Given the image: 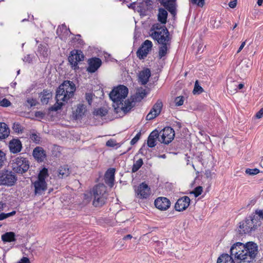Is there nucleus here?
I'll return each mask as SVG.
<instances>
[{"label":"nucleus","mask_w":263,"mask_h":263,"mask_svg":"<svg viewBox=\"0 0 263 263\" xmlns=\"http://www.w3.org/2000/svg\"><path fill=\"white\" fill-rule=\"evenodd\" d=\"M128 93L127 87L121 85L115 87L110 92L109 97L113 102V107L116 113L122 111L123 116L134 107L130 99H127L124 103L123 102Z\"/></svg>","instance_id":"f257e3e1"},{"label":"nucleus","mask_w":263,"mask_h":263,"mask_svg":"<svg viewBox=\"0 0 263 263\" xmlns=\"http://www.w3.org/2000/svg\"><path fill=\"white\" fill-rule=\"evenodd\" d=\"M75 84L71 81H65L58 88L56 91V103L50 107L52 111H57L73 97L76 91Z\"/></svg>","instance_id":"f03ea898"},{"label":"nucleus","mask_w":263,"mask_h":263,"mask_svg":"<svg viewBox=\"0 0 263 263\" xmlns=\"http://www.w3.org/2000/svg\"><path fill=\"white\" fill-rule=\"evenodd\" d=\"M150 32L151 36L159 44H170L171 37L170 36V33L165 26H161L158 23L155 24L153 25Z\"/></svg>","instance_id":"7ed1b4c3"},{"label":"nucleus","mask_w":263,"mask_h":263,"mask_svg":"<svg viewBox=\"0 0 263 263\" xmlns=\"http://www.w3.org/2000/svg\"><path fill=\"white\" fill-rule=\"evenodd\" d=\"M92 204L96 207H100L104 205L107 198L106 186L103 184L95 185L90 192Z\"/></svg>","instance_id":"20e7f679"},{"label":"nucleus","mask_w":263,"mask_h":263,"mask_svg":"<svg viewBox=\"0 0 263 263\" xmlns=\"http://www.w3.org/2000/svg\"><path fill=\"white\" fill-rule=\"evenodd\" d=\"M250 250L242 251L241 253H238L235 250V247L232 249V253L235 254L237 260H240V263H254L255 258L257 253V246L256 244H250Z\"/></svg>","instance_id":"39448f33"},{"label":"nucleus","mask_w":263,"mask_h":263,"mask_svg":"<svg viewBox=\"0 0 263 263\" xmlns=\"http://www.w3.org/2000/svg\"><path fill=\"white\" fill-rule=\"evenodd\" d=\"M49 176L48 169L44 167L41 170L37 175V179L32 183L34 187V194L36 196L44 194L47 190V183L45 179Z\"/></svg>","instance_id":"423d86ee"},{"label":"nucleus","mask_w":263,"mask_h":263,"mask_svg":"<svg viewBox=\"0 0 263 263\" xmlns=\"http://www.w3.org/2000/svg\"><path fill=\"white\" fill-rule=\"evenodd\" d=\"M255 217V215H251L246 218L244 221L239 223L238 229L239 234H249L256 229L257 225L254 224V220H256Z\"/></svg>","instance_id":"0eeeda50"},{"label":"nucleus","mask_w":263,"mask_h":263,"mask_svg":"<svg viewBox=\"0 0 263 263\" xmlns=\"http://www.w3.org/2000/svg\"><path fill=\"white\" fill-rule=\"evenodd\" d=\"M17 181V177L12 171L5 170L0 172V185L11 186Z\"/></svg>","instance_id":"6e6552de"},{"label":"nucleus","mask_w":263,"mask_h":263,"mask_svg":"<svg viewBox=\"0 0 263 263\" xmlns=\"http://www.w3.org/2000/svg\"><path fill=\"white\" fill-rule=\"evenodd\" d=\"M84 55L83 52L80 50H73L70 52L68 57V61L72 69L76 70L79 69L78 63L83 61Z\"/></svg>","instance_id":"1a4fd4ad"},{"label":"nucleus","mask_w":263,"mask_h":263,"mask_svg":"<svg viewBox=\"0 0 263 263\" xmlns=\"http://www.w3.org/2000/svg\"><path fill=\"white\" fill-rule=\"evenodd\" d=\"M160 134L161 136L159 138V141L166 144L170 143L175 137V132L171 127H165Z\"/></svg>","instance_id":"9d476101"},{"label":"nucleus","mask_w":263,"mask_h":263,"mask_svg":"<svg viewBox=\"0 0 263 263\" xmlns=\"http://www.w3.org/2000/svg\"><path fill=\"white\" fill-rule=\"evenodd\" d=\"M153 46L152 42L148 40H145L137 51V55L140 59H144L151 51Z\"/></svg>","instance_id":"9b49d317"},{"label":"nucleus","mask_w":263,"mask_h":263,"mask_svg":"<svg viewBox=\"0 0 263 263\" xmlns=\"http://www.w3.org/2000/svg\"><path fill=\"white\" fill-rule=\"evenodd\" d=\"M162 102L158 100L154 105L149 112L147 115L146 119L151 120L157 117L161 112L162 108Z\"/></svg>","instance_id":"f8f14e48"},{"label":"nucleus","mask_w":263,"mask_h":263,"mask_svg":"<svg viewBox=\"0 0 263 263\" xmlns=\"http://www.w3.org/2000/svg\"><path fill=\"white\" fill-rule=\"evenodd\" d=\"M137 197L141 199H146L151 194V190L149 186L143 182L139 185L136 190Z\"/></svg>","instance_id":"ddd939ff"},{"label":"nucleus","mask_w":263,"mask_h":263,"mask_svg":"<svg viewBox=\"0 0 263 263\" xmlns=\"http://www.w3.org/2000/svg\"><path fill=\"white\" fill-rule=\"evenodd\" d=\"M190 201V198L186 196L179 198L175 203V210L179 212L185 210L189 206Z\"/></svg>","instance_id":"4468645a"},{"label":"nucleus","mask_w":263,"mask_h":263,"mask_svg":"<svg viewBox=\"0 0 263 263\" xmlns=\"http://www.w3.org/2000/svg\"><path fill=\"white\" fill-rule=\"evenodd\" d=\"M161 4L173 16L176 15V0H162Z\"/></svg>","instance_id":"2eb2a0df"},{"label":"nucleus","mask_w":263,"mask_h":263,"mask_svg":"<svg viewBox=\"0 0 263 263\" xmlns=\"http://www.w3.org/2000/svg\"><path fill=\"white\" fill-rule=\"evenodd\" d=\"M88 63L87 71L90 73H93L101 66L102 61L98 58H92L88 60Z\"/></svg>","instance_id":"dca6fc26"},{"label":"nucleus","mask_w":263,"mask_h":263,"mask_svg":"<svg viewBox=\"0 0 263 263\" xmlns=\"http://www.w3.org/2000/svg\"><path fill=\"white\" fill-rule=\"evenodd\" d=\"M155 205L157 209L164 211L170 206L171 202L167 198L160 197L155 200Z\"/></svg>","instance_id":"f3484780"},{"label":"nucleus","mask_w":263,"mask_h":263,"mask_svg":"<svg viewBox=\"0 0 263 263\" xmlns=\"http://www.w3.org/2000/svg\"><path fill=\"white\" fill-rule=\"evenodd\" d=\"M151 76V70L149 68H144L138 74L139 82L142 85H145L149 81Z\"/></svg>","instance_id":"a211bd4d"},{"label":"nucleus","mask_w":263,"mask_h":263,"mask_svg":"<svg viewBox=\"0 0 263 263\" xmlns=\"http://www.w3.org/2000/svg\"><path fill=\"white\" fill-rule=\"evenodd\" d=\"M255 244V243L253 242H247L246 245H244L242 243H241V242H237L235 244H234L231 248V249H230V252H231V256H234V257H235V254H233L232 253V249L233 248V247H235V249L236 250L235 251L236 252H237L238 253H241V252L243 250V251H245V250H248V249H250V246L249 245L250 244ZM235 259L236 260V261H238L237 260L236 258H235Z\"/></svg>","instance_id":"6ab92c4d"},{"label":"nucleus","mask_w":263,"mask_h":263,"mask_svg":"<svg viewBox=\"0 0 263 263\" xmlns=\"http://www.w3.org/2000/svg\"><path fill=\"white\" fill-rule=\"evenodd\" d=\"M33 156L38 162H42L46 158L45 151L41 147H36L33 149Z\"/></svg>","instance_id":"aec40b11"},{"label":"nucleus","mask_w":263,"mask_h":263,"mask_svg":"<svg viewBox=\"0 0 263 263\" xmlns=\"http://www.w3.org/2000/svg\"><path fill=\"white\" fill-rule=\"evenodd\" d=\"M115 173V169L114 168H110L106 171L104 176L105 183L110 187H112L114 185Z\"/></svg>","instance_id":"412c9836"},{"label":"nucleus","mask_w":263,"mask_h":263,"mask_svg":"<svg viewBox=\"0 0 263 263\" xmlns=\"http://www.w3.org/2000/svg\"><path fill=\"white\" fill-rule=\"evenodd\" d=\"M9 149L11 152L17 153L20 152L22 149V143L20 140L13 139L11 140L9 144Z\"/></svg>","instance_id":"4be33fe9"},{"label":"nucleus","mask_w":263,"mask_h":263,"mask_svg":"<svg viewBox=\"0 0 263 263\" xmlns=\"http://www.w3.org/2000/svg\"><path fill=\"white\" fill-rule=\"evenodd\" d=\"M146 96V92L145 89H139L136 93L131 97L130 99V102H132V104H133L134 106L136 102L141 101Z\"/></svg>","instance_id":"5701e85b"},{"label":"nucleus","mask_w":263,"mask_h":263,"mask_svg":"<svg viewBox=\"0 0 263 263\" xmlns=\"http://www.w3.org/2000/svg\"><path fill=\"white\" fill-rule=\"evenodd\" d=\"M159 133L156 129L153 130L149 135L147 139V145L149 147H154L156 145V139H159Z\"/></svg>","instance_id":"b1692460"},{"label":"nucleus","mask_w":263,"mask_h":263,"mask_svg":"<svg viewBox=\"0 0 263 263\" xmlns=\"http://www.w3.org/2000/svg\"><path fill=\"white\" fill-rule=\"evenodd\" d=\"M168 13L165 9L160 8L158 9L157 19L161 24L165 25L167 22Z\"/></svg>","instance_id":"393cba45"},{"label":"nucleus","mask_w":263,"mask_h":263,"mask_svg":"<svg viewBox=\"0 0 263 263\" xmlns=\"http://www.w3.org/2000/svg\"><path fill=\"white\" fill-rule=\"evenodd\" d=\"M50 52L48 45L46 44H40L38 47L37 53L40 57L47 58L49 56Z\"/></svg>","instance_id":"a878e982"},{"label":"nucleus","mask_w":263,"mask_h":263,"mask_svg":"<svg viewBox=\"0 0 263 263\" xmlns=\"http://www.w3.org/2000/svg\"><path fill=\"white\" fill-rule=\"evenodd\" d=\"M52 97V93L50 90L44 89L40 94L41 101L43 104H47Z\"/></svg>","instance_id":"bb28decb"},{"label":"nucleus","mask_w":263,"mask_h":263,"mask_svg":"<svg viewBox=\"0 0 263 263\" xmlns=\"http://www.w3.org/2000/svg\"><path fill=\"white\" fill-rule=\"evenodd\" d=\"M86 110V106L84 104H78L77 109L73 114L74 117L76 119L81 118L84 115Z\"/></svg>","instance_id":"cd10ccee"},{"label":"nucleus","mask_w":263,"mask_h":263,"mask_svg":"<svg viewBox=\"0 0 263 263\" xmlns=\"http://www.w3.org/2000/svg\"><path fill=\"white\" fill-rule=\"evenodd\" d=\"M9 128L7 125L3 122L0 123V139L6 138L9 134Z\"/></svg>","instance_id":"c85d7f7f"},{"label":"nucleus","mask_w":263,"mask_h":263,"mask_svg":"<svg viewBox=\"0 0 263 263\" xmlns=\"http://www.w3.org/2000/svg\"><path fill=\"white\" fill-rule=\"evenodd\" d=\"M217 263H235L232 257L227 254L220 255L217 261Z\"/></svg>","instance_id":"c756f323"},{"label":"nucleus","mask_w":263,"mask_h":263,"mask_svg":"<svg viewBox=\"0 0 263 263\" xmlns=\"http://www.w3.org/2000/svg\"><path fill=\"white\" fill-rule=\"evenodd\" d=\"M15 235L14 232H6L2 236V240L4 242H13L15 241Z\"/></svg>","instance_id":"7c9ffc66"},{"label":"nucleus","mask_w":263,"mask_h":263,"mask_svg":"<svg viewBox=\"0 0 263 263\" xmlns=\"http://www.w3.org/2000/svg\"><path fill=\"white\" fill-rule=\"evenodd\" d=\"M69 32H70V30L67 28L65 24H62V25L59 26L57 29V34L61 39H63V33L64 34H68Z\"/></svg>","instance_id":"2f4dec72"},{"label":"nucleus","mask_w":263,"mask_h":263,"mask_svg":"<svg viewBox=\"0 0 263 263\" xmlns=\"http://www.w3.org/2000/svg\"><path fill=\"white\" fill-rule=\"evenodd\" d=\"M170 46V44L161 45L159 48L158 58L159 59H161L166 55Z\"/></svg>","instance_id":"473e14b6"},{"label":"nucleus","mask_w":263,"mask_h":263,"mask_svg":"<svg viewBox=\"0 0 263 263\" xmlns=\"http://www.w3.org/2000/svg\"><path fill=\"white\" fill-rule=\"evenodd\" d=\"M68 165H61L58 170L59 177L64 178L67 177L69 174V170L67 167Z\"/></svg>","instance_id":"72a5a7b5"},{"label":"nucleus","mask_w":263,"mask_h":263,"mask_svg":"<svg viewBox=\"0 0 263 263\" xmlns=\"http://www.w3.org/2000/svg\"><path fill=\"white\" fill-rule=\"evenodd\" d=\"M29 168V165H16L13 168V170L16 173L23 174L26 173Z\"/></svg>","instance_id":"f704fd0d"},{"label":"nucleus","mask_w":263,"mask_h":263,"mask_svg":"<svg viewBox=\"0 0 263 263\" xmlns=\"http://www.w3.org/2000/svg\"><path fill=\"white\" fill-rule=\"evenodd\" d=\"M14 164H27L28 160L26 158L19 156L13 160Z\"/></svg>","instance_id":"c9c22d12"},{"label":"nucleus","mask_w":263,"mask_h":263,"mask_svg":"<svg viewBox=\"0 0 263 263\" xmlns=\"http://www.w3.org/2000/svg\"><path fill=\"white\" fill-rule=\"evenodd\" d=\"M107 110L103 107L99 108L93 111V114L100 117L105 116L107 114Z\"/></svg>","instance_id":"e433bc0d"},{"label":"nucleus","mask_w":263,"mask_h":263,"mask_svg":"<svg viewBox=\"0 0 263 263\" xmlns=\"http://www.w3.org/2000/svg\"><path fill=\"white\" fill-rule=\"evenodd\" d=\"M237 82L236 81H230L227 84V89L229 90L231 93L236 92L237 91Z\"/></svg>","instance_id":"4c0bfd02"},{"label":"nucleus","mask_w":263,"mask_h":263,"mask_svg":"<svg viewBox=\"0 0 263 263\" xmlns=\"http://www.w3.org/2000/svg\"><path fill=\"white\" fill-rule=\"evenodd\" d=\"M202 92H203V88L199 85V84L198 83V81L197 80L196 81L195 83L194 88L193 91V93L194 94H196V93L200 94Z\"/></svg>","instance_id":"58836bf2"},{"label":"nucleus","mask_w":263,"mask_h":263,"mask_svg":"<svg viewBox=\"0 0 263 263\" xmlns=\"http://www.w3.org/2000/svg\"><path fill=\"white\" fill-rule=\"evenodd\" d=\"M16 214V211H13L8 213H1L0 214V220L6 219L10 216H13Z\"/></svg>","instance_id":"ea45409f"},{"label":"nucleus","mask_w":263,"mask_h":263,"mask_svg":"<svg viewBox=\"0 0 263 263\" xmlns=\"http://www.w3.org/2000/svg\"><path fill=\"white\" fill-rule=\"evenodd\" d=\"M12 128L15 133H20L23 131V128L19 123L15 122L13 123Z\"/></svg>","instance_id":"a19ab883"},{"label":"nucleus","mask_w":263,"mask_h":263,"mask_svg":"<svg viewBox=\"0 0 263 263\" xmlns=\"http://www.w3.org/2000/svg\"><path fill=\"white\" fill-rule=\"evenodd\" d=\"M246 173L249 175H255L258 174L260 172V171L258 168H247L245 171Z\"/></svg>","instance_id":"79ce46f5"},{"label":"nucleus","mask_w":263,"mask_h":263,"mask_svg":"<svg viewBox=\"0 0 263 263\" xmlns=\"http://www.w3.org/2000/svg\"><path fill=\"white\" fill-rule=\"evenodd\" d=\"M184 97L183 96H179L175 99V105L177 106H181L183 104Z\"/></svg>","instance_id":"37998d69"},{"label":"nucleus","mask_w":263,"mask_h":263,"mask_svg":"<svg viewBox=\"0 0 263 263\" xmlns=\"http://www.w3.org/2000/svg\"><path fill=\"white\" fill-rule=\"evenodd\" d=\"M141 136V132H138L136 134V135L130 141V144L134 145L135 144H136L138 141V140L140 139Z\"/></svg>","instance_id":"c03bdc74"},{"label":"nucleus","mask_w":263,"mask_h":263,"mask_svg":"<svg viewBox=\"0 0 263 263\" xmlns=\"http://www.w3.org/2000/svg\"><path fill=\"white\" fill-rule=\"evenodd\" d=\"M202 192V187L201 186H198L196 187L193 192V194H194V195L196 197H197L198 196H199L200 195H201Z\"/></svg>","instance_id":"a18cd8bd"},{"label":"nucleus","mask_w":263,"mask_h":263,"mask_svg":"<svg viewBox=\"0 0 263 263\" xmlns=\"http://www.w3.org/2000/svg\"><path fill=\"white\" fill-rule=\"evenodd\" d=\"M30 139H31L32 141H33L36 144H39L41 140L40 137L37 135L36 134H32L30 135Z\"/></svg>","instance_id":"49530a36"},{"label":"nucleus","mask_w":263,"mask_h":263,"mask_svg":"<svg viewBox=\"0 0 263 263\" xmlns=\"http://www.w3.org/2000/svg\"><path fill=\"white\" fill-rule=\"evenodd\" d=\"M11 102L7 99L4 98L0 101V106L2 107H8L10 106Z\"/></svg>","instance_id":"de8ad7c7"},{"label":"nucleus","mask_w":263,"mask_h":263,"mask_svg":"<svg viewBox=\"0 0 263 263\" xmlns=\"http://www.w3.org/2000/svg\"><path fill=\"white\" fill-rule=\"evenodd\" d=\"M193 4H196L199 7H202L204 4V0H191Z\"/></svg>","instance_id":"09e8293b"},{"label":"nucleus","mask_w":263,"mask_h":263,"mask_svg":"<svg viewBox=\"0 0 263 263\" xmlns=\"http://www.w3.org/2000/svg\"><path fill=\"white\" fill-rule=\"evenodd\" d=\"M27 102L30 105V107L35 106L36 104V101L32 98H29L27 99Z\"/></svg>","instance_id":"8fccbe9b"},{"label":"nucleus","mask_w":263,"mask_h":263,"mask_svg":"<svg viewBox=\"0 0 263 263\" xmlns=\"http://www.w3.org/2000/svg\"><path fill=\"white\" fill-rule=\"evenodd\" d=\"M106 145L109 147H114L117 145V143L115 140L110 139L106 142Z\"/></svg>","instance_id":"3c124183"},{"label":"nucleus","mask_w":263,"mask_h":263,"mask_svg":"<svg viewBox=\"0 0 263 263\" xmlns=\"http://www.w3.org/2000/svg\"><path fill=\"white\" fill-rule=\"evenodd\" d=\"M6 160L5 154L0 150V164H2Z\"/></svg>","instance_id":"603ef678"},{"label":"nucleus","mask_w":263,"mask_h":263,"mask_svg":"<svg viewBox=\"0 0 263 263\" xmlns=\"http://www.w3.org/2000/svg\"><path fill=\"white\" fill-rule=\"evenodd\" d=\"M85 97H86V99L87 100L88 104L89 105H90L91 103V102H92V99L91 94L87 93L85 95Z\"/></svg>","instance_id":"864d4df0"},{"label":"nucleus","mask_w":263,"mask_h":263,"mask_svg":"<svg viewBox=\"0 0 263 263\" xmlns=\"http://www.w3.org/2000/svg\"><path fill=\"white\" fill-rule=\"evenodd\" d=\"M263 116V108H261L256 114L255 117L257 119H260Z\"/></svg>","instance_id":"5fc2aeb1"},{"label":"nucleus","mask_w":263,"mask_h":263,"mask_svg":"<svg viewBox=\"0 0 263 263\" xmlns=\"http://www.w3.org/2000/svg\"><path fill=\"white\" fill-rule=\"evenodd\" d=\"M17 263H30V261L28 257H23Z\"/></svg>","instance_id":"6e6d98bb"},{"label":"nucleus","mask_w":263,"mask_h":263,"mask_svg":"<svg viewBox=\"0 0 263 263\" xmlns=\"http://www.w3.org/2000/svg\"><path fill=\"white\" fill-rule=\"evenodd\" d=\"M23 61L25 62L30 63L32 61V59L30 55L29 54H28L24 57V58L23 59Z\"/></svg>","instance_id":"4d7b16f0"},{"label":"nucleus","mask_w":263,"mask_h":263,"mask_svg":"<svg viewBox=\"0 0 263 263\" xmlns=\"http://www.w3.org/2000/svg\"><path fill=\"white\" fill-rule=\"evenodd\" d=\"M236 0H234V1H231L229 3V6L230 8H234L236 6Z\"/></svg>","instance_id":"13d9d810"},{"label":"nucleus","mask_w":263,"mask_h":263,"mask_svg":"<svg viewBox=\"0 0 263 263\" xmlns=\"http://www.w3.org/2000/svg\"><path fill=\"white\" fill-rule=\"evenodd\" d=\"M35 116L36 117L43 118L44 116V114L43 113L42 111H36L35 113Z\"/></svg>","instance_id":"bf43d9fd"},{"label":"nucleus","mask_w":263,"mask_h":263,"mask_svg":"<svg viewBox=\"0 0 263 263\" xmlns=\"http://www.w3.org/2000/svg\"><path fill=\"white\" fill-rule=\"evenodd\" d=\"M255 213L260 217L263 218V210H257L255 211Z\"/></svg>","instance_id":"052dcab7"},{"label":"nucleus","mask_w":263,"mask_h":263,"mask_svg":"<svg viewBox=\"0 0 263 263\" xmlns=\"http://www.w3.org/2000/svg\"><path fill=\"white\" fill-rule=\"evenodd\" d=\"M204 175L206 178H211L212 175L211 172L209 170H205Z\"/></svg>","instance_id":"680f3d73"},{"label":"nucleus","mask_w":263,"mask_h":263,"mask_svg":"<svg viewBox=\"0 0 263 263\" xmlns=\"http://www.w3.org/2000/svg\"><path fill=\"white\" fill-rule=\"evenodd\" d=\"M142 165H133V168H132V172H137L141 166Z\"/></svg>","instance_id":"e2e57ef3"},{"label":"nucleus","mask_w":263,"mask_h":263,"mask_svg":"<svg viewBox=\"0 0 263 263\" xmlns=\"http://www.w3.org/2000/svg\"><path fill=\"white\" fill-rule=\"evenodd\" d=\"M245 45H246V41H244V42H243L241 43V45L240 46V47H239V48L238 50H237V53L240 52L241 51V50L243 49V48L244 47V46H245Z\"/></svg>","instance_id":"0e129e2a"},{"label":"nucleus","mask_w":263,"mask_h":263,"mask_svg":"<svg viewBox=\"0 0 263 263\" xmlns=\"http://www.w3.org/2000/svg\"><path fill=\"white\" fill-rule=\"evenodd\" d=\"M243 87H244V84H243L240 83V84H238L237 83V87H236L237 90L238 89H241L243 88Z\"/></svg>","instance_id":"69168bd1"},{"label":"nucleus","mask_w":263,"mask_h":263,"mask_svg":"<svg viewBox=\"0 0 263 263\" xmlns=\"http://www.w3.org/2000/svg\"><path fill=\"white\" fill-rule=\"evenodd\" d=\"M136 164H143V160L142 158H139L136 161Z\"/></svg>","instance_id":"338daca9"},{"label":"nucleus","mask_w":263,"mask_h":263,"mask_svg":"<svg viewBox=\"0 0 263 263\" xmlns=\"http://www.w3.org/2000/svg\"><path fill=\"white\" fill-rule=\"evenodd\" d=\"M132 237H133L130 234H128L124 237L123 239L124 240L130 239Z\"/></svg>","instance_id":"774afa93"}]
</instances>
